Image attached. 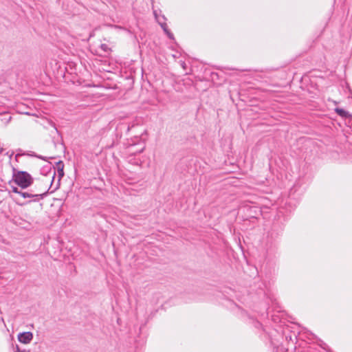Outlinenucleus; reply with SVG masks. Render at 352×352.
Masks as SVG:
<instances>
[{"mask_svg": "<svg viewBox=\"0 0 352 352\" xmlns=\"http://www.w3.org/2000/svg\"><path fill=\"white\" fill-rule=\"evenodd\" d=\"M12 179L19 186L23 189L30 186L34 182L30 174L26 171L18 170L15 167H12Z\"/></svg>", "mask_w": 352, "mask_h": 352, "instance_id": "obj_1", "label": "nucleus"}, {"mask_svg": "<svg viewBox=\"0 0 352 352\" xmlns=\"http://www.w3.org/2000/svg\"><path fill=\"white\" fill-rule=\"evenodd\" d=\"M64 166H65L64 163L61 160L57 162L56 163L55 166H53L54 173H53V176H52V182H51V186L52 185V184L54 182V178H55L56 170L57 171V173H58V182H57V185L55 187L54 190H56L57 188H58V187L60 186V180H61L62 177L65 175V173H64Z\"/></svg>", "mask_w": 352, "mask_h": 352, "instance_id": "obj_2", "label": "nucleus"}, {"mask_svg": "<svg viewBox=\"0 0 352 352\" xmlns=\"http://www.w3.org/2000/svg\"><path fill=\"white\" fill-rule=\"evenodd\" d=\"M33 190H31V192H21L20 195L24 199L26 198H34V201H38L40 199L44 198V197L47 195V191L41 192L39 193H33Z\"/></svg>", "mask_w": 352, "mask_h": 352, "instance_id": "obj_3", "label": "nucleus"}, {"mask_svg": "<svg viewBox=\"0 0 352 352\" xmlns=\"http://www.w3.org/2000/svg\"><path fill=\"white\" fill-rule=\"evenodd\" d=\"M33 339V334L30 331L22 332L19 333L18 340L20 342L23 344L30 343Z\"/></svg>", "mask_w": 352, "mask_h": 352, "instance_id": "obj_4", "label": "nucleus"}, {"mask_svg": "<svg viewBox=\"0 0 352 352\" xmlns=\"http://www.w3.org/2000/svg\"><path fill=\"white\" fill-rule=\"evenodd\" d=\"M135 146V144H131L128 147L129 152L132 155H135L137 153H141L142 152H143V151L144 150V148H145L144 143L140 144L139 147L137 149L134 148Z\"/></svg>", "mask_w": 352, "mask_h": 352, "instance_id": "obj_5", "label": "nucleus"}, {"mask_svg": "<svg viewBox=\"0 0 352 352\" xmlns=\"http://www.w3.org/2000/svg\"><path fill=\"white\" fill-rule=\"evenodd\" d=\"M335 111L342 118H349L351 115L348 111H346L345 110L340 108H336Z\"/></svg>", "mask_w": 352, "mask_h": 352, "instance_id": "obj_6", "label": "nucleus"}, {"mask_svg": "<svg viewBox=\"0 0 352 352\" xmlns=\"http://www.w3.org/2000/svg\"><path fill=\"white\" fill-rule=\"evenodd\" d=\"M228 303L230 304V309H232V311H234L235 309H240V307L237 304L234 302L232 300H228Z\"/></svg>", "mask_w": 352, "mask_h": 352, "instance_id": "obj_7", "label": "nucleus"}, {"mask_svg": "<svg viewBox=\"0 0 352 352\" xmlns=\"http://www.w3.org/2000/svg\"><path fill=\"white\" fill-rule=\"evenodd\" d=\"M166 25L164 24V25H162V28L164 29V32L167 34L169 38L170 39H173L174 38V36H173V34L170 32L166 28Z\"/></svg>", "mask_w": 352, "mask_h": 352, "instance_id": "obj_8", "label": "nucleus"}, {"mask_svg": "<svg viewBox=\"0 0 352 352\" xmlns=\"http://www.w3.org/2000/svg\"><path fill=\"white\" fill-rule=\"evenodd\" d=\"M100 47L104 52H109L110 51V48L105 43L101 44Z\"/></svg>", "mask_w": 352, "mask_h": 352, "instance_id": "obj_9", "label": "nucleus"}, {"mask_svg": "<svg viewBox=\"0 0 352 352\" xmlns=\"http://www.w3.org/2000/svg\"><path fill=\"white\" fill-rule=\"evenodd\" d=\"M12 191L14 193L19 194L20 195L21 190H19L17 187L12 186Z\"/></svg>", "mask_w": 352, "mask_h": 352, "instance_id": "obj_10", "label": "nucleus"}, {"mask_svg": "<svg viewBox=\"0 0 352 352\" xmlns=\"http://www.w3.org/2000/svg\"><path fill=\"white\" fill-rule=\"evenodd\" d=\"M32 156H34L38 159H41L44 161H47V157H44V156H42V155H36V154H32L31 155Z\"/></svg>", "mask_w": 352, "mask_h": 352, "instance_id": "obj_11", "label": "nucleus"}, {"mask_svg": "<svg viewBox=\"0 0 352 352\" xmlns=\"http://www.w3.org/2000/svg\"><path fill=\"white\" fill-rule=\"evenodd\" d=\"M21 155H21V154H19V153L16 154V155H15V160L17 161V160H18V157H20V156H21Z\"/></svg>", "mask_w": 352, "mask_h": 352, "instance_id": "obj_12", "label": "nucleus"}, {"mask_svg": "<svg viewBox=\"0 0 352 352\" xmlns=\"http://www.w3.org/2000/svg\"><path fill=\"white\" fill-rule=\"evenodd\" d=\"M21 351H21V350H20V349H19V346H17V345H16L15 352H21Z\"/></svg>", "mask_w": 352, "mask_h": 352, "instance_id": "obj_13", "label": "nucleus"}, {"mask_svg": "<svg viewBox=\"0 0 352 352\" xmlns=\"http://www.w3.org/2000/svg\"><path fill=\"white\" fill-rule=\"evenodd\" d=\"M247 207H248V206H247V205H245V204H243V210H244V209H245Z\"/></svg>", "mask_w": 352, "mask_h": 352, "instance_id": "obj_14", "label": "nucleus"}, {"mask_svg": "<svg viewBox=\"0 0 352 352\" xmlns=\"http://www.w3.org/2000/svg\"><path fill=\"white\" fill-rule=\"evenodd\" d=\"M233 96H234V93H232V94H230V97H231V98H232V100H233Z\"/></svg>", "mask_w": 352, "mask_h": 352, "instance_id": "obj_15", "label": "nucleus"}, {"mask_svg": "<svg viewBox=\"0 0 352 352\" xmlns=\"http://www.w3.org/2000/svg\"><path fill=\"white\" fill-rule=\"evenodd\" d=\"M239 247L242 250V245H241V242L239 241Z\"/></svg>", "mask_w": 352, "mask_h": 352, "instance_id": "obj_16", "label": "nucleus"}, {"mask_svg": "<svg viewBox=\"0 0 352 352\" xmlns=\"http://www.w3.org/2000/svg\"><path fill=\"white\" fill-rule=\"evenodd\" d=\"M21 352H29V351H27L25 350H23Z\"/></svg>", "mask_w": 352, "mask_h": 352, "instance_id": "obj_17", "label": "nucleus"}]
</instances>
